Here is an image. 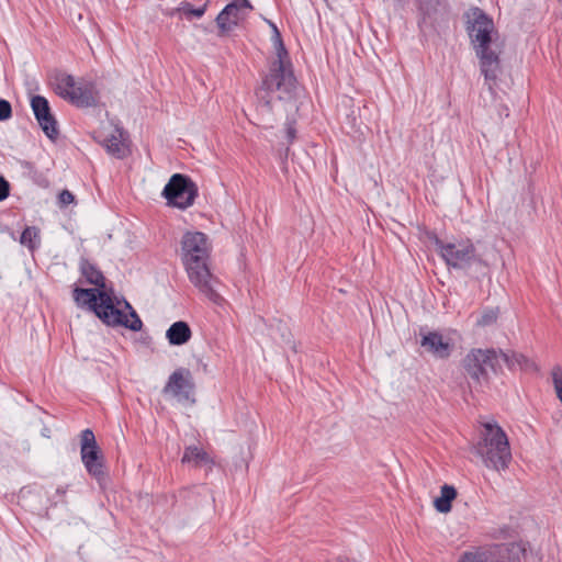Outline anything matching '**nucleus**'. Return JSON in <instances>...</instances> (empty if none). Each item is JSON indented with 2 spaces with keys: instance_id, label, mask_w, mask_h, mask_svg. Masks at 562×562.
<instances>
[{
  "instance_id": "1",
  "label": "nucleus",
  "mask_w": 562,
  "mask_h": 562,
  "mask_svg": "<svg viewBox=\"0 0 562 562\" xmlns=\"http://www.w3.org/2000/svg\"><path fill=\"white\" fill-rule=\"evenodd\" d=\"M79 268L86 282L95 288H75L72 296L77 305L87 306L108 326H123L139 331L143 327L142 319L124 297L119 299L113 295L112 289H106L105 278L95 265L82 258Z\"/></svg>"
},
{
  "instance_id": "2",
  "label": "nucleus",
  "mask_w": 562,
  "mask_h": 562,
  "mask_svg": "<svg viewBox=\"0 0 562 562\" xmlns=\"http://www.w3.org/2000/svg\"><path fill=\"white\" fill-rule=\"evenodd\" d=\"M211 245L201 232H187L181 239V260L193 286L215 304L223 297L217 292V278L210 269Z\"/></svg>"
},
{
  "instance_id": "3",
  "label": "nucleus",
  "mask_w": 562,
  "mask_h": 562,
  "mask_svg": "<svg viewBox=\"0 0 562 562\" xmlns=\"http://www.w3.org/2000/svg\"><path fill=\"white\" fill-rule=\"evenodd\" d=\"M465 16L467 31L479 58L481 72L488 83V89L493 90V85L501 74L499 52L493 47L492 41L494 22L477 7L471 8Z\"/></svg>"
},
{
  "instance_id": "4",
  "label": "nucleus",
  "mask_w": 562,
  "mask_h": 562,
  "mask_svg": "<svg viewBox=\"0 0 562 562\" xmlns=\"http://www.w3.org/2000/svg\"><path fill=\"white\" fill-rule=\"evenodd\" d=\"M503 364L509 370L526 369L530 361L527 357L517 352H504L498 349H471L462 359V367L476 384L487 383L490 372L497 375L503 370Z\"/></svg>"
},
{
  "instance_id": "5",
  "label": "nucleus",
  "mask_w": 562,
  "mask_h": 562,
  "mask_svg": "<svg viewBox=\"0 0 562 562\" xmlns=\"http://www.w3.org/2000/svg\"><path fill=\"white\" fill-rule=\"evenodd\" d=\"M270 24L274 32V38L278 42L277 59L271 63L269 72L263 77L259 93L262 91L268 94L278 92L280 100H292L297 94V81L293 74L288 52L281 40V34L276 24Z\"/></svg>"
},
{
  "instance_id": "6",
  "label": "nucleus",
  "mask_w": 562,
  "mask_h": 562,
  "mask_svg": "<svg viewBox=\"0 0 562 562\" xmlns=\"http://www.w3.org/2000/svg\"><path fill=\"white\" fill-rule=\"evenodd\" d=\"M475 450L485 467L498 472L507 469L512 461L507 435L498 425L491 423L484 425V432L476 443Z\"/></svg>"
},
{
  "instance_id": "7",
  "label": "nucleus",
  "mask_w": 562,
  "mask_h": 562,
  "mask_svg": "<svg viewBox=\"0 0 562 562\" xmlns=\"http://www.w3.org/2000/svg\"><path fill=\"white\" fill-rule=\"evenodd\" d=\"M55 92L64 100L77 108H92L100 102V93L93 81L80 79L57 70L53 76Z\"/></svg>"
},
{
  "instance_id": "8",
  "label": "nucleus",
  "mask_w": 562,
  "mask_h": 562,
  "mask_svg": "<svg viewBox=\"0 0 562 562\" xmlns=\"http://www.w3.org/2000/svg\"><path fill=\"white\" fill-rule=\"evenodd\" d=\"M434 245L448 268L468 271L473 266H486L469 238L446 243L435 236Z\"/></svg>"
},
{
  "instance_id": "9",
  "label": "nucleus",
  "mask_w": 562,
  "mask_h": 562,
  "mask_svg": "<svg viewBox=\"0 0 562 562\" xmlns=\"http://www.w3.org/2000/svg\"><path fill=\"white\" fill-rule=\"evenodd\" d=\"M524 552L519 543H499L464 552L458 562H521Z\"/></svg>"
},
{
  "instance_id": "10",
  "label": "nucleus",
  "mask_w": 562,
  "mask_h": 562,
  "mask_svg": "<svg viewBox=\"0 0 562 562\" xmlns=\"http://www.w3.org/2000/svg\"><path fill=\"white\" fill-rule=\"evenodd\" d=\"M162 196L168 205L186 210L194 203L198 187L188 176L175 173L165 186Z\"/></svg>"
},
{
  "instance_id": "11",
  "label": "nucleus",
  "mask_w": 562,
  "mask_h": 562,
  "mask_svg": "<svg viewBox=\"0 0 562 562\" xmlns=\"http://www.w3.org/2000/svg\"><path fill=\"white\" fill-rule=\"evenodd\" d=\"M80 454L87 472L95 480H102L104 476L103 456L93 431L89 428L81 431Z\"/></svg>"
},
{
  "instance_id": "12",
  "label": "nucleus",
  "mask_w": 562,
  "mask_h": 562,
  "mask_svg": "<svg viewBox=\"0 0 562 562\" xmlns=\"http://www.w3.org/2000/svg\"><path fill=\"white\" fill-rule=\"evenodd\" d=\"M165 395H171L178 402L194 403V382L189 369L179 368L168 378L162 389Z\"/></svg>"
},
{
  "instance_id": "13",
  "label": "nucleus",
  "mask_w": 562,
  "mask_h": 562,
  "mask_svg": "<svg viewBox=\"0 0 562 562\" xmlns=\"http://www.w3.org/2000/svg\"><path fill=\"white\" fill-rule=\"evenodd\" d=\"M31 108L44 134L52 140L56 139L59 131L47 99L42 95L32 97Z\"/></svg>"
},
{
  "instance_id": "14",
  "label": "nucleus",
  "mask_w": 562,
  "mask_h": 562,
  "mask_svg": "<svg viewBox=\"0 0 562 562\" xmlns=\"http://www.w3.org/2000/svg\"><path fill=\"white\" fill-rule=\"evenodd\" d=\"M420 346L437 359H447L452 352L453 345L438 331L422 334Z\"/></svg>"
},
{
  "instance_id": "15",
  "label": "nucleus",
  "mask_w": 562,
  "mask_h": 562,
  "mask_svg": "<svg viewBox=\"0 0 562 562\" xmlns=\"http://www.w3.org/2000/svg\"><path fill=\"white\" fill-rule=\"evenodd\" d=\"M246 14L240 11L237 2L228 3L217 15L216 23L222 33L232 31Z\"/></svg>"
},
{
  "instance_id": "16",
  "label": "nucleus",
  "mask_w": 562,
  "mask_h": 562,
  "mask_svg": "<svg viewBox=\"0 0 562 562\" xmlns=\"http://www.w3.org/2000/svg\"><path fill=\"white\" fill-rule=\"evenodd\" d=\"M192 337V330L187 322L178 321L171 324L166 331V338L172 346H182Z\"/></svg>"
},
{
  "instance_id": "17",
  "label": "nucleus",
  "mask_w": 562,
  "mask_h": 562,
  "mask_svg": "<svg viewBox=\"0 0 562 562\" xmlns=\"http://www.w3.org/2000/svg\"><path fill=\"white\" fill-rule=\"evenodd\" d=\"M182 463L192 464L193 467H202L204 464H213L212 458L196 446H189L184 449Z\"/></svg>"
},
{
  "instance_id": "18",
  "label": "nucleus",
  "mask_w": 562,
  "mask_h": 562,
  "mask_svg": "<svg viewBox=\"0 0 562 562\" xmlns=\"http://www.w3.org/2000/svg\"><path fill=\"white\" fill-rule=\"evenodd\" d=\"M457 490L452 485L445 484L440 488V496L434 502L435 508L442 514L451 510V503L457 497Z\"/></svg>"
},
{
  "instance_id": "19",
  "label": "nucleus",
  "mask_w": 562,
  "mask_h": 562,
  "mask_svg": "<svg viewBox=\"0 0 562 562\" xmlns=\"http://www.w3.org/2000/svg\"><path fill=\"white\" fill-rule=\"evenodd\" d=\"M418 10L423 16V22L435 18L439 8L443 4V0H417Z\"/></svg>"
},
{
  "instance_id": "20",
  "label": "nucleus",
  "mask_w": 562,
  "mask_h": 562,
  "mask_svg": "<svg viewBox=\"0 0 562 562\" xmlns=\"http://www.w3.org/2000/svg\"><path fill=\"white\" fill-rule=\"evenodd\" d=\"M20 243L31 251L38 248L41 244L38 228L35 226H27L21 234Z\"/></svg>"
},
{
  "instance_id": "21",
  "label": "nucleus",
  "mask_w": 562,
  "mask_h": 562,
  "mask_svg": "<svg viewBox=\"0 0 562 562\" xmlns=\"http://www.w3.org/2000/svg\"><path fill=\"white\" fill-rule=\"evenodd\" d=\"M106 150L116 158H123L126 155V148L119 137L112 135L105 140Z\"/></svg>"
},
{
  "instance_id": "22",
  "label": "nucleus",
  "mask_w": 562,
  "mask_h": 562,
  "mask_svg": "<svg viewBox=\"0 0 562 562\" xmlns=\"http://www.w3.org/2000/svg\"><path fill=\"white\" fill-rule=\"evenodd\" d=\"M551 378L557 397L562 404V368L560 366L552 368Z\"/></svg>"
},
{
  "instance_id": "23",
  "label": "nucleus",
  "mask_w": 562,
  "mask_h": 562,
  "mask_svg": "<svg viewBox=\"0 0 562 562\" xmlns=\"http://www.w3.org/2000/svg\"><path fill=\"white\" fill-rule=\"evenodd\" d=\"M497 318H498V310L497 308H488L482 313L480 318H477L476 325L482 326V327L491 326L494 323H496Z\"/></svg>"
},
{
  "instance_id": "24",
  "label": "nucleus",
  "mask_w": 562,
  "mask_h": 562,
  "mask_svg": "<svg viewBox=\"0 0 562 562\" xmlns=\"http://www.w3.org/2000/svg\"><path fill=\"white\" fill-rule=\"evenodd\" d=\"M296 127L294 120H288L285 122V137L289 144H292L296 139Z\"/></svg>"
},
{
  "instance_id": "25",
  "label": "nucleus",
  "mask_w": 562,
  "mask_h": 562,
  "mask_svg": "<svg viewBox=\"0 0 562 562\" xmlns=\"http://www.w3.org/2000/svg\"><path fill=\"white\" fill-rule=\"evenodd\" d=\"M12 116L11 103L4 99H0V121L9 120Z\"/></svg>"
},
{
  "instance_id": "26",
  "label": "nucleus",
  "mask_w": 562,
  "mask_h": 562,
  "mask_svg": "<svg viewBox=\"0 0 562 562\" xmlns=\"http://www.w3.org/2000/svg\"><path fill=\"white\" fill-rule=\"evenodd\" d=\"M193 7L191 5V3L187 2V1H183L180 3V5L175 9V10H164V13L165 14H168V15H173L176 12H179V13H182L184 14L186 16H191V13H190V9H192Z\"/></svg>"
},
{
  "instance_id": "27",
  "label": "nucleus",
  "mask_w": 562,
  "mask_h": 562,
  "mask_svg": "<svg viewBox=\"0 0 562 562\" xmlns=\"http://www.w3.org/2000/svg\"><path fill=\"white\" fill-rule=\"evenodd\" d=\"M75 201V195L69 190H63L58 195L60 206H67Z\"/></svg>"
},
{
  "instance_id": "28",
  "label": "nucleus",
  "mask_w": 562,
  "mask_h": 562,
  "mask_svg": "<svg viewBox=\"0 0 562 562\" xmlns=\"http://www.w3.org/2000/svg\"><path fill=\"white\" fill-rule=\"evenodd\" d=\"M10 194V183L9 181L0 176V202L5 200Z\"/></svg>"
},
{
  "instance_id": "29",
  "label": "nucleus",
  "mask_w": 562,
  "mask_h": 562,
  "mask_svg": "<svg viewBox=\"0 0 562 562\" xmlns=\"http://www.w3.org/2000/svg\"><path fill=\"white\" fill-rule=\"evenodd\" d=\"M233 2H237L238 8H240V11L244 12V10H251L252 5L248 0H233Z\"/></svg>"
},
{
  "instance_id": "30",
  "label": "nucleus",
  "mask_w": 562,
  "mask_h": 562,
  "mask_svg": "<svg viewBox=\"0 0 562 562\" xmlns=\"http://www.w3.org/2000/svg\"><path fill=\"white\" fill-rule=\"evenodd\" d=\"M204 12H205L204 7L198 8V9H194V8L190 9L191 15L196 16V18H201L204 14Z\"/></svg>"
},
{
  "instance_id": "31",
  "label": "nucleus",
  "mask_w": 562,
  "mask_h": 562,
  "mask_svg": "<svg viewBox=\"0 0 562 562\" xmlns=\"http://www.w3.org/2000/svg\"><path fill=\"white\" fill-rule=\"evenodd\" d=\"M260 98H261L262 100H265V104H266L267 106H270V103H271L270 98H268V97L266 98V97H263V95H261Z\"/></svg>"
},
{
  "instance_id": "32",
  "label": "nucleus",
  "mask_w": 562,
  "mask_h": 562,
  "mask_svg": "<svg viewBox=\"0 0 562 562\" xmlns=\"http://www.w3.org/2000/svg\"><path fill=\"white\" fill-rule=\"evenodd\" d=\"M327 562H329V561H327ZM336 562H348V561H347L346 559H344V558L339 557V558L336 560Z\"/></svg>"
},
{
  "instance_id": "33",
  "label": "nucleus",
  "mask_w": 562,
  "mask_h": 562,
  "mask_svg": "<svg viewBox=\"0 0 562 562\" xmlns=\"http://www.w3.org/2000/svg\"><path fill=\"white\" fill-rule=\"evenodd\" d=\"M57 492H58V493H65V491H63V490H60V488H58V490H57Z\"/></svg>"
}]
</instances>
